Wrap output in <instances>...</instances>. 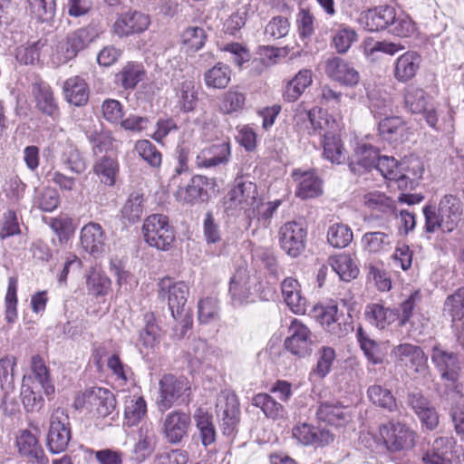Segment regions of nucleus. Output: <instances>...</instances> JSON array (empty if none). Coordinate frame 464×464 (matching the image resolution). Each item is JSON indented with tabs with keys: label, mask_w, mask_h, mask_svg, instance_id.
I'll return each mask as SVG.
<instances>
[{
	"label": "nucleus",
	"mask_w": 464,
	"mask_h": 464,
	"mask_svg": "<svg viewBox=\"0 0 464 464\" xmlns=\"http://www.w3.org/2000/svg\"><path fill=\"white\" fill-rule=\"evenodd\" d=\"M420 56L415 52H406L395 63L394 77L399 82H407L412 79L420 68Z\"/></svg>",
	"instance_id": "f704fd0d"
},
{
	"label": "nucleus",
	"mask_w": 464,
	"mask_h": 464,
	"mask_svg": "<svg viewBox=\"0 0 464 464\" xmlns=\"http://www.w3.org/2000/svg\"><path fill=\"white\" fill-rule=\"evenodd\" d=\"M207 178L197 175L194 176L190 183L187 186V188L183 190H180L179 193L184 201L192 203L198 200H203L205 197H207Z\"/></svg>",
	"instance_id": "6e6d98bb"
},
{
	"label": "nucleus",
	"mask_w": 464,
	"mask_h": 464,
	"mask_svg": "<svg viewBox=\"0 0 464 464\" xmlns=\"http://www.w3.org/2000/svg\"><path fill=\"white\" fill-rule=\"evenodd\" d=\"M218 417L224 435L230 436L239 420V404L234 394L220 396L216 405Z\"/></svg>",
	"instance_id": "aec40b11"
},
{
	"label": "nucleus",
	"mask_w": 464,
	"mask_h": 464,
	"mask_svg": "<svg viewBox=\"0 0 464 464\" xmlns=\"http://www.w3.org/2000/svg\"><path fill=\"white\" fill-rule=\"evenodd\" d=\"M143 194L139 191H134L129 196L121 208V218L127 220L129 223L133 224L140 218L143 213Z\"/></svg>",
	"instance_id": "8fccbe9b"
},
{
	"label": "nucleus",
	"mask_w": 464,
	"mask_h": 464,
	"mask_svg": "<svg viewBox=\"0 0 464 464\" xmlns=\"http://www.w3.org/2000/svg\"><path fill=\"white\" fill-rule=\"evenodd\" d=\"M45 43L38 40L33 43H27L16 49L15 58L24 64H34L39 61L40 50L44 46Z\"/></svg>",
	"instance_id": "e2e57ef3"
},
{
	"label": "nucleus",
	"mask_w": 464,
	"mask_h": 464,
	"mask_svg": "<svg viewBox=\"0 0 464 464\" xmlns=\"http://www.w3.org/2000/svg\"><path fill=\"white\" fill-rule=\"evenodd\" d=\"M314 312L323 328L334 337L341 338L349 333L350 325L344 322L343 314L338 313L337 304L315 306Z\"/></svg>",
	"instance_id": "4468645a"
},
{
	"label": "nucleus",
	"mask_w": 464,
	"mask_h": 464,
	"mask_svg": "<svg viewBox=\"0 0 464 464\" xmlns=\"http://www.w3.org/2000/svg\"><path fill=\"white\" fill-rule=\"evenodd\" d=\"M176 97L181 110L192 111L198 103V88L193 79H186L175 87Z\"/></svg>",
	"instance_id": "37998d69"
},
{
	"label": "nucleus",
	"mask_w": 464,
	"mask_h": 464,
	"mask_svg": "<svg viewBox=\"0 0 464 464\" xmlns=\"http://www.w3.org/2000/svg\"><path fill=\"white\" fill-rule=\"evenodd\" d=\"M230 157V144L222 141L209 145L200 150L196 157L198 168H212L228 162Z\"/></svg>",
	"instance_id": "b1692460"
},
{
	"label": "nucleus",
	"mask_w": 464,
	"mask_h": 464,
	"mask_svg": "<svg viewBox=\"0 0 464 464\" xmlns=\"http://www.w3.org/2000/svg\"><path fill=\"white\" fill-rule=\"evenodd\" d=\"M142 233L150 246L162 251L169 250L175 239V233L168 217L161 214L149 216L144 220Z\"/></svg>",
	"instance_id": "39448f33"
},
{
	"label": "nucleus",
	"mask_w": 464,
	"mask_h": 464,
	"mask_svg": "<svg viewBox=\"0 0 464 464\" xmlns=\"http://www.w3.org/2000/svg\"><path fill=\"white\" fill-rule=\"evenodd\" d=\"M17 445L22 455L36 464H48V459L44 455V450L39 445L34 435L30 431L24 430L17 439Z\"/></svg>",
	"instance_id": "72a5a7b5"
},
{
	"label": "nucleus",
	"mask_w": 464,
	"mask_h": 464,
	"mask_svg": "<svg viewBox=\"0 0 464 464\" xmlns=\"http://www.w3.org/2000/svg\"><path fill=\"white\" fill-rule=\"evenodd\" d=\"M400 169L396 181L398 188L401 189H413L422 178L423 163L417 157H410L400 162Z\"/></svg>",
	"instance_id": "393cba45"
},
{
	"label": "nucleus",
	"mask_w": 464,
	"mask_h": 464,
	"mask_svg": "<svg viewBox=\"0 0 464 464\" xmlns=\"http://www.w3.org/2000/svg\"><path fill=\"white\" fill-rule=\"evenodd\" d=\"M324 156L332 163L341 164L345 160L343 143L335 134H324Z\"/></svg>",
	"instance_id": "4d7b16f0"
},
{
	"label": "nucleus",
	"mask_w": 464,
	"mask_h": 464,
	"mask_svg": "<svg viewBox=\"0 0 464 464\" xmlns=\"http://www.w3.org/2000/svg\"><path fill=\"white\" fill-rule=\"evenodd\" d=\"M33 94L36 107L45 115L55 119L59 114V108L53 97L52 88L44 82L33 84Z\"/></svg>",
	"instance_id": "c756f323"
},
{
	"label": "nucleus",
	"mask_w": 464,
	"mask_h": 464,
	"mask_svg": "<svg viewBox=\"0 0 464 464\" xmlns=\"http://www.w3.org/2000/svg\"><path fill=\"white\" fill-rule=\"evenodd\" d=\"M367 394L373 404L389 411H396V400L389 389L374 384L368 388Z\"/></svg>",
	"instance_id": "603ef678"
},
{
	"label": "nucleus",
	"mask_w": 464,
	"mask_h": 464,
	"mask_svg": "<svg viewBox=\"0 0 464 464\" xmlns=\"http://www.w3.org/2000/svg\"><path fill=\"white\" fill-rule=\"evenodd\" d=\"M396 10L391 5L377 6L362 12L358 18L359 24L370 32L390 31L395 19Z\"/></svg>",
	"instance_id": "a211bd4d"
},
{
	"label": "nucleus",
	"mask_w": 464,
	"mask_h": 464,
	"mask_svg": "<svg viewBox=\"0 0 464 464\" xmlns=\"http://www.w3.org/2000/svg\"><path fill=\"white\" fill-rule=\"evenodd\" d=\"M404 102L412 113H420L428 105V96L424 90L411 85L405 90Z\"/></svg>",
	"instance_id": "052dcab7"
},
{
	"label": "nucleus",
	"mask_w": 464,
	"mask_h": 464,
	"mask_svg": "<svg viewBox=\"0 0 464 464\" xmlns=\"http://www.w3.org/2000/svg\"><path fill=\"white\" fill-rule=\"evenodd\" d=\"M393 235L392 232H367L362 237L364 250L371 254L388 252L392 248Z\"/></svg>",
	"instance_id": "ea45409f"
},
{
	"label": "nucleus",
	"mask_w": 464,
	"mask_h": 464,
	"mask_svg": "<svg viewBox=\"0 0 464 464\" xmlns=\"http://www.w3.org/2000/svg\"><path fill=\"white\" fill-rule=\"evenodd\" d=\"M191 418L182 411H172L168 413L162 422L161 431L170 444H179L188 434Z\"/></svg>",
	"instance_id": "2eb2a0df"
},
{
	"label": "nucleus",
	"mask_w": 464,
	"mask_h": 464,
	"mask_svg": "<svg viewBox=\"0 0 464 464\" xmlns=\"http://www.w3.org/2000/svg\"><path fill=\"white\" fill-rule=\"evenodd\" d=\"M219 301L215 296H207L198 303V319L201 324H209L218 319Z\"/></svg>",
	"instance_id": "13d9d810"
},
{
	"label": "nucleus",
	"mask_w": 464,
	"mask_h": 464,
	"mask_svg": "<svg viewBox=\"0 0 464 464\" xmlns=\"http://www.w3.org/2000/svg\"><path fill=\"white\" fill-rule=\"evenodd\" d=\"M293 436L304 445L324 446L334 440L329 429L302 423L293 429Z\"/></svg>",
	"instance_id": "4be33fe9"
},
{
	"label": "nucleus",
	"mask_w": 464,
	"mask_h": 464,
	"mask_svg": "<svg viewBox=\"0 0 464 464\" xmlns=\"http://www.w3.org/2000/svg\"><path fill=\"white\" fill-rule=\"evenodd\" d=\"M231 80V70L223 63H216L204 73V82L208 88L225 89Z\"/></svg>",
	"instance_id": "a18cd8bd"
},
{
	"label": "nucleus",
	"mask_w": 464,
	"mask_h": 464,
	"mask_svg": "<svg viewBox=\"0 0 464 464\" xmlns=\"http://www.w3.org/2000/svg\"><path fill=\"white\" fill-rule=\"evenodd\" d=\"M83 398L87 410L98 418L109 416L116 407L113 393L105 388L92 387L84 392Z\"/></svg>",
	"instance_id": "ddd939ff"
},
{
	"label": "nucleus",
	"mask_w": 464,
	"mask_h": 464,
	"mask_svg": "<svg viewBox=\"0 0 464 464\" xmlns=\"http://www.w3.org/2000/svg\"><path fill=\"white\" fill-rule=\"evenodd\" d=\"M313 82V72L308 69L300 70L291 80L287 81L283 91V99L294 102Z\"/></svg>",
	"instance_id": "7c9ffc66"
},
{
	"label": "nucleus",
	"mask_w": 464,
	"mask_h": 464,
	"mask_svg": "<svg viewBox=\"0 0 464 464\" xmlns=\"http://www.w3.org/2000/svg\"><path fill=\"white\" fill-rule=\"evenodd\" d=\"M391 356L397 365L423 375L428 370V357L422 348L409 343L394 346Z\"/></svg>",
	"instance_id": "6e6552de"
},
{
	"label": "nucleus",
	"mask_w": 464,
	"mask_h": 464,
	"mask_svg": "<svg viewBox=\"0 0 464 464\" xmlns=\"http://www.w3.org/2000/svg\"><path fill=\"white\" fill-rule=\"evenodd\" d=\"M379 431L389 451L406 450L415 444L416 433L402 422L389 421L380 426Z\"/></svg>",
	"instance_id": "0eeeda50"
},
{
	"label": "nucleus",
	"mask_w": 464,
	"mask_h": 464,
	"mask_svg": "<svg viewBox=\"0 0 464 464\" xmlns=\"http://www.w3.org/2000/svg\"><path fill=\"white\" fill-rule=\"evenodd\" d=\"M103 32L102 23L92 20L86 26L69 33L64 38L58 41L52 54L53 63L62 65L74 59L80 52L94 43Z\"/></svg>",
	"instance_id": "f257e3e1"
},
{
	"label": "nucleus",
	"mask_w": 464,
	"mask_h": 464,
	"mask_svg": "<svg viewBox=\"0 0 464 464\" xmlns=\"http://www.w3.org/2000/svg\"><path fill=\"white\" fill-rule=\"evenodd\" d=\"M312 333L298 319H294L289 326V336L285 340L286 349L294 355L304 357L312 352Z\"/></svg>",
	"instance_id": "f3484780"
},
{
	"label": "nucleus",
	"mask_w": 464,
	"mask_h": 464,
	"mask_svg": "<svg viewBox=\"0 0 464 464\" xmlns=\"http://www.w3.org/2000/svg\"><path fill=\"white\" fill-rule=\"evenodd\" d=\"M256 208L254 210V213L251 215H246V219L247 221V227H250L255 226L256 228L258 227H267L271 219L281 205V200L276 199L274 201H269L266 203H263L260 199L256 201Z\"/></svg>",
	"instance_id": "4c0bfd02"
},
{
	"label": "nucleus",
	"mask_w": 464,
	"mask_h": 464,
	"mask_svg": "<svg viewBox=\"0 0 464 464\" xmlns=\"http://www.w3.org/2000/svg\"><path fill=\"white\" fill-rule=\"evenodd\" d=\"M292 176L297 184L295 195L298 198L306 199L322 194V180L314 171L295 169Z\"/></svg>",
	"instance_id": "a878e982"
},
{
	"label": "nucleus",
	"mask_w": 464,
	"mask_h": 464,
	"mask_svg": "<svg viewBox=\"0 0 464 464\" xmlns=\"http://www.w3.org/2000/svg\"><path fill=\"white\" fill-rule=\"evenodd\" d=\"M364 316L372 325L384 329L397 319V312L381 304L372 303L366 305Z\"/></svg>",
	"instance_id": "58836bf2"
},
{
	"label": "nucleus",
	"mask_w": 464,
	"mask_h": 464,
	"mask_svg": "<svg viewBox=\"0 0 464 464\" xmlns=\"http://www.w3.org/2000/svg\"><path fill=\"white\" fill-rule=\"evenodd\" d=\"M147 413V404L142 396L132 395L125 400L124 417L129 426L138 424Z\"/></svg>",
	"instance_id": "09e8293b"
},
{
	"label": "nucleus",
	"mask_w": 464,
	"mask_h": 464,
	"mask_svg": "<svg viewBox=\"0 0 464 464\" xmlns=\"http://www.w3.org/2000/svg\"><path fill=\"white\" fill-rule=\"evenodd\" d=\"M135 150L151 167H159L161 164V153L150 140H138Z\"/></svg>",
	"instance_id": "774afa93"
},
{
	"label": "nucleus",
	"mask_w": 464,
	"mask_h": 464,
	"mask_svg": "<svg viewBox=\"0 0 464 464\" xmlns=\"http://www.w3.org/2000/svg\"><path fill=\"white\" fill-rule=\"evenodd\" d=\"M31 368L38 385L44 391L46 395L54 392V387L50 382L48 370L39 355H34L31 360Z\"/></svg>",
	"instance_id": "bf43d9fd"
},
{
	"label": "nucleus",
	"mask_w": 464,
	"mask_h": 464,
	"mask_svg": "<svg viewBox=\"0 0 464 464\" xmlns=\"http://www.w3.org/2000/svg\"><path fill=\"white\" fill-rule=\"evenodd\" d=\"M353 234L349 226L335 223L329 227L327 231L328 243L337 248L347 246L353 240Z\"/></svg>",
	"instance_id": "5fc2aeb1"
},
{
	"label": "nucleus",
	"mask_w": 464,
	"mask_h": 464,
	"mask_svg": "<svg viewBox=\"0 0 464 464\" xmlns=\"http://www.w3.org/2000/svg\"><path fill=\"white\" fill-rule=\"evenodd\" d=\"M430 359L441 379L452 384L458 382L461 365L457 353L444 350L440 346H434L431 350Z\"/></svg>",
	"instance_id": "dca6fc26"
},
{
	"label": "nucleus",
	"mask_w": 464,
	"mask_h": 464,
	"mask_svg": "<svg viewBox=\"0 0 464 464\" xmlns=\"http://www.w3.org/2000/svg\"><path fill=\"white\" fill-rule=\"evenodd\" d=\"M378 150L370 144H361L355 149L349 163L352 172L361 175L375 169L379 159Z\"/></svg>",
	"instance_id": "cd10ccee"
},
{
	"label": "nucleus",
	"mask_w": 464,
	"mask_h": 464,
	"mask_svg": "<svg viewBox=\"0 0 464 464\" xmlns=\"http://www.w3.org/2000/svg\"><path fill=\"white\" fill-rule=\"evenodd\" d=\"M255 275L244 267L237 269L229 282V296L234 306H241L253 302L254 292L257 285Z\"/></svg>",
	"instance_id": "1a4fd4ad"
},
{
	"label": "nucleus",
	"mask_w": 464,
	"mask_h": 464,
	"mask_svg": "<svg viewBox=\"0 0 464 464\" xmlns=\"http://www.w3.org/2000/svg\"><path fill=\"white\" fill-rule=\"evenodd\" d=\"M316 416L320 421L334 426H342L350 420V414L346 408L328 402L322 403L319 406Z\"/></svg>",
	"instance_id": "a19ab883"
},
{
	"label": "nucleus",
	"mask_w": 464,
	"mask_h": 464,
	"mask_svg": "<svg viewBox=\"0 0 464 464\" xmlns=\"http://www.w3.org/2000/svg\"><path fill=\"white\" fill-rule=\"evenodd\" d=\"M307 229L302 221H288L278 231L280 247L288 256L297 257L304 250Z\"/></svg>",
	"instance_id": "9d476101"
},
{
	"label": "nucleus",
	"mask_w": 464,
	"mask_h": 464,
	"mask_svg": "<svg viewBox=\"0 0 464 464\" xmlns=\"http://www.w3.org/2000/svg\"><path fill=\"white\" fill-rule=\"evenodd\" d=\"M365 204L373 209H379L384 214L392 215L399 219L400 229L408 234L416 227V218L413 213L408 210H400L399 213L392 201L382 194H368L365 196Z\"/></svg>",
	"instance_id": "9b49d317"
},
{
	"label": "nucleus",
	"mask_w": 464,
	"mask_h": 464,
	"mask_svg": "<svg viewBox=\"0 0 464 464\" xmlns=\"http://www.w3.org/2000/svg\"><path fill=\"white\" fill-rule=\"evenodd\" d=\"M30 13L39 21L51 20L55 13L54 0H27Z\"/></svg>",
	"instance_id": "0e129e2a"
},
{
	"label": "nucleus",
	"mask_w": 464,
	"mask_h": 464,
	"mask_svg": "<svg viewBox=\"0 0 464 464\" xmlns=\"http://www.w3.org/2000/svg\"><path fill=\"white\" fill-rule=\"evenodd\" d=\"M71 439L72 430L67 411L64 408L57 407L50 416L47 448L53 454L63 452Z\"/></svg>",
	"instance_id": "423d86ee"
},
{
	"label": "nucleus",
	"mask_w": 464,
	"mask_h": 464,
	"mask_svg": "<svg viewBox=\"0 0 464 464\" xmlns=\"http://www.w3.org/2000/svg\"><path fill=\"white\" fill-rule=\"evenodd\" d=\"M160 394L157 400L160 411H166L174 405L188 404L191 398V386L183 376L165 374L160 380Z\"/></svg>",
	"instance_id": "7ed1b4c3"
},
{
	"label": "nucleus",
	"mask_w": 464,
	"mask_h": 464,
	"mask_svg": "<svg viewBox=\"0 0 464 464\" xmlns=\"http://www.w3.org/2000/svg\"><path fill=\"white\" fill-rule=\"evenodd\" d=\"M80 239L84 250L94 256L101 255L105 250V233L98 223L86 224L81 230Z\"/></svg>",
	"instance_id": "bb28decb"
},
{
	"label": "nucleus",
	"mask_w": 464,
	"mask_h": 464,
	"mask_svg": "<svg viewBox=\"0 0 464 464\" xmlns=\"http://www.w3.org/2000/svg\"><path fill=\"white\" fill-rule=\"evenodd\" d=\"M160 295L168 297L171 315L189 313L188 308L186 307L189 295V288L186 283L172 282L170 278H165L160 281Z\"/></svg>",
	"instance_id": "f8f14e48"
},
{
	"label": "nucleus",
	"mask_w": 464,
	"mask_h": 464,
	"mask_svg": "<svg viewBox=\"0 0 464 464\" xmlns=\"http://www.w3.org/2000/svg\"><path fill=\"white\" fill-rule=\"evenodd\" d=\"M300 117L310 119L309 135L321 133L322 131H324V134L332 135L338 129L337 121L321 109L314 108L309 112H303Z\"/></svg>",
	"instance_id": "c85d7f7f"
},
{
	"label": "nucleus",
	"mask_w": 464,
	"mask_h": 464,
	"mask_svg": "<svg viewBox=\"0 0 464 464\" xmlns=\"http://www.w3.org/2000/svg\"><path fill=\"white\" fill-rule=\"evenodd\" d=\"M150 24L149 15L139 11H127L116 18L112 31L122 38L146 31Z\"/></svg>",
	"instance_id": "6ab92c4d"
},
{
	"label": "nucleus",
	"mask_w": 464,
	"mask_h": 464,
	"mask_svg": "<svg viewBox=\"0 0 464 464\" xmlns=\"http://www.w3.org/2000/svg\"><path fill=\"white\" fill-rule=\"evenodd\" d=\"M452 441L447 437L437 438L425 452L422 460L425 464H451Z\"/></svg>",
	"instance_id": "473e14b6"
},
{
	"label": "nucleus",
	"mask_w": 464,
	"mask_h": 464,
	"mask_svg": "<svg viewBox=\"0 0 464 464\" xmlns=\"http://www.w3.org/2000/svg\"><path fill=\"white\" fill-rule=\"evenodd\" d=\"M257 196L256 184L241 178L237 179L225 201V209L227 215L234 216L243 212L246 217V215L253 214L257 207Z\"/></svg>",
	"instance_id": "20e7f679"
},
{
	"label": "nucleus",
	"mask_w": 464,
	"mask_h": 464,
	"mask_svg": "<svg viewBox=\"0 0 464 464\" xmlns=\"http://www.w3.org/2000/svg\"><path fill=\"white\" fill-rule=\"evenodd\" d=\"M422 212L425 218L426 232H452L461 219V202L456 196L445 195L440 200L437 209L434 206L427 205Z\"/></svg>",
	"instance_id": "f03ea898"
},
{
	"label": "nucleus",
	"mask_w": 464,
	"mask_h": 464,
	"mask_svg": "<svg viewBox=\"0 0 464 464\" xmlns=\"http://www.w3.org/2000/svg\"><path fill=\"white\" fill-rule=\"evenodd\" d=\"M156 435L152 424H144L139 430V439L134 447V451L140 458L149 457L154 450Z\"/></svg>",
	"instance_id": "3c124183"
},
{
	"label": "nucleus",
	"mask_w": 464,
	"mask_h": 464,
	"mask_svg": "<svg viewBox=\"0 0 464 464\" xmlns=\"http://www.w3.org/2000/svg\"><path fill=\"white\" fill-rule=\"evenodd\" d=\"M407 402L428 430H434L439 424V416L427 398L420 392H410Z\"/></svg>",
	"instance_id": "5701e85b"
},
{
	"label": "nucleus",
	"mask_w": 464,
	"mask_h": 464,
	"mask_svg": "<svg viewBox=\"0 0 464 464\" xmlns=\"http://www.w3.org/2000/svg\"><path fill=\"white\" fill-rule=\"evenodd\" d=\"M405 131L406 125L399 117H387L379 123L380 135L389 142L402 141Z\"/></svg>",
	"instance_id": "c03bdc74"
},
{
	"label": "nucleus",
	"mask_w": 464,
	"mask_h": 464,
	"mask_svg": "<svg viewBox=\"0 0 464 464\" xmlns=\"http://www.w3.org/2000/svg\"><path fill=\"white\" fill-rule=\"evenodd\" d=\"M252 405L259 408L266 418L278 420L285 416L284 406L268 393H257L252 398Z\"/></svg>",
	"instance_id": "de8ad7c7"
},
{
	"label": "nucleus",
	"mask_w": 464,
	"mask_h": 464,
	"mask_svg": "<svg viewBox=\"0 0 464 464\" xmlns=\"http://www.w3.org/2000/svg\"><path fill=\"white\" fill-rule=\"evenodd\" d=\"M325 73L334 81L343 85L353 86L360 80L359 72L349 63L340 57L327 60Z\"/></svg>",
	"instance_id": "412c9836"
},
{
	"label": "nucleus",
	"mask_w": 464,
	"mask_h": 464,
	"mask_svg": "<svg viewBox=\"0 0 464 464\" xmlns=\"http://www.w3.org/2000/svg\"><path fill=\"white\" fill-rule=\"evenodd\" d=\"M93 171L102 183L111 187L115 184L119 173L118 160L115 157L105 155L96 160L93 165Z\"/></svg>",
	"instance_id": "79ce46f5"
},
{
	"label": "nucleus",
	"mask_w": 464,
	"mask_h": 464,
	"mask_svg": "<svg viewBox=\"0 0 464 464\" xmlns=\"http://www.w3.org/2000/svg\"><path fill=\"white\" fill-rule=\"evenodd\" d=\"M181 39L188 51L197 52L205 44L207 36L203 28L196 26L186 29Z\"/></svg>",
	"instance_id": "338daca9"
},
{
	"label": "nucleus",
	"mask_w": 464,
	"mask_h": 464,
	"mask_svg": "<svg viewBox=\"0 0 464 464\" xmlns=\"http://www.w3.org/2000/svg\"><path fill=\"white\" fill-rule=\"evenodd\" d=\"M443 313L452 321H459L464 317V286L458 288L446 298Z\"/></svg>",
	"instance_id": "864d4df0"
},
{
	"label": "nucleus",
	"mask_w": 464,
	"mask_h": 464,
	"mask_svg": "<svg viewBox=\"0 0 464 464\" xmlns=\"http://www.w3.org/2000/svg\"><path fill=\"white\" fill-rule=\"evenodd\" d=\"M196 427L199 432L201 443L208 447L216 441L217 432L213 423V416L204 408H198L193 415Z\"/></svg>",
	"instance_id": "e433bc0d"
},
{
	"label": "nucleus",
	"mask_w": 464,
	"mask_h": 464,
	"mask_svg": "<svg viewBox=\"0 0 464 464\" xmlns=\"http://www.w3.org/2000/svg\"><path fill=\"white\" fill-rule=\"evenodd\" d=\"M318 361L315 367L310 373V378L323 379L331 370V366L335 358V352L331 347H323L318 353Z\"/></svg>",
	"instance_id": "680f3d73"
},
{
	"label": "nucleus",
	"mask_w": 464,
	"mask_h": 464,
	"mask_svg": "<svg viewBox=\"0 0 464 464\" xmlns=\"http://www.w3.org/2000/svg\"><path fill=\"white\" fill-rule=\"evenodd\" d=\"M357 40L358 35L353 28L342 25L333 37V44L339 53H345Z\"/></svg>",
	"instance_id": "69168bd1"
},
{
	"label": "nucleus",
	"mask_w": 464,
	"mask_h": 464,
	"mask_svg": "<svg viewBox=\"0 0 464 464\" xmlns=\"http://www.w3.org/2000/svg\"><path fill=\"white\" fill-rule=\"evenodd\" d=\"M144 76L145 70L142 64L129 62L115 74L114 82L124 90H133Z\"/></svg>",
	"instance_id": "c9c22d12"
},
{
	"label": "nucleus",
	"mask_w": 464,
	"mask_h": 464,
	"mask_svg": "<svg viewBox=\"0 0 464 464\" xmlns=\"http://www.w3.org/2000/svg\"><path fill=\"white\" fill-rule=\"evenodd\" d=\"M63 93L65 100L70 104L82 107L88 102L90 92L84 79L74 76L64 82Z\"/></svg>",
	"instance_id": "2f4dec72"
},
{
	"label": "nucleus",
	"mask_w": 464,
	"mask_h": 464,
	"mask_svg": "<svg viewBox=\"0 0 464 464\" xmlns=\"http://www.w3.org/2000/svg\"><path fill=\"white\" fill-rule=\"evenodd\" d=\"M329 265L333 271L339 276L340 279L346 282L354 279L359 273L357 265L354 263L353 258L346 254H341L330 257Z\"/></svg>",
	"instance_id": "49530a36"
}]
</instances>
